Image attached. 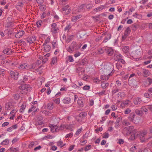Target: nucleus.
I'll return each mask as SVG.
<instances>
[{"label": "nucleus", "mask_w": 152, "mask_h": 152, "mask_svg": "<svg viewBox=\"0 0 152 152\" xmlns=\"http://www.w3.org/2000/svg\"><path fill=\"white\" fill-rule=\"evenodd\" d=\"M91 147V145H88L84 148V150L85 151H87L90 149Z\"/></svg>", "instance_id": "nucleus-49"}, {"label": "nucleus", "mask_w": 152, "mask_h": 152, "mask_svg": "<svg viewBox=\"0 0 152 152\" xmlns=\"http://www.w3.org/2000/svg\"><path fill=\"white\" fill-rule=\"evenodd\" d=\"M139 27V24L136 23L132 24V30L134 31H136Z\"/></svg>", "instance_id": "nucleus-29"}, {"label": "nucleus", "mask_w": 152, "mask_h": 152, "mask_svg": "<svg viewBox=\"0 0 152 152\" xmlns=\"http://www.w3.org/2000/svg\"><path fill=\"white\" fill-rule=\"evenodd\" d=\"M86 4H82L79 5L77 9V11L79 12H84L86 11Z\"/></svg>", "instance_id": "nucleus-6"}, {"label": "nucleus", "mask_w": 152, "mask_h": 152, "mask_svg": "<svg viewBox=\"0 0 152 152\" xmlns=\"http://www.w3.org/2000/svg\"><path fill=\"white\" fill-rule=\"evenodd\" d=\"M46 6L44 5H42L39 7V9L42 11H44L46 9Z\"/></svg>", "instance_id": "nucleus-56"}, {"label": "nucleus", "mask_w": 152, "mask_h": 152, "mask_svg": "<svg viewBox=\"0 0 152 152\" xmlns=\"http://www.w3.org/2000/svg\"><path fill=\"white\" fill-rule=\"evenodd\" d=\"M122 124L123 125L125 126H127L130 124V123L127 120L124 119L123 121Z\"/></svg>", "instance_id": "nucleus-31"}, {"label": "nucleus", "mask_w": 152, "mask_h": 152, "mask_svg": "<svg viewBox=\"0 0 152 152\" xmlns=\"http://www.w3.org/2000/svg\"><path fill=\"white\" fill-rule=\"evenodd\" d=\"M52 44L53 48H55L57 47L58 44H57V42L56 40H53Z\"/></svg>", "instance_id": "nucleus-41"}, {"label": "nucleus", "mask_w": 152, "mask_h": 152, "mask_svg": "<svg viewBox=\"0 0 152 152\" xmlns=\"http://www.w3.org/2000/svg\"><path fill=\"white\" fill-rule=\"evenodd\" d=\"M10 75L12 78L16 80L18 77L19 74L17 72H15L13 71H11L10 72Z\"/></svg>", "instance_id": "nucleus-14"}, {"label": "nucleus", "mask_w": 152, "mask_h": 152, "mask_svg": "<svg viewBox=\"0 0 152 152\" xmlns=\"http://www.w3.org/2000/svg\"><path fill=\"white\" fill-rule=\"evenodd\" d=\"M93 81L96 84L99 83L100 82V80H99L98 78H95L93 79Z\"/></svg>", "instance_id": "nucleus-59"}, {"label": "nucleus", "mask_w": 152, "mask_h": 152, "mask_svg": "<svg viewBox=\"0 0 152 152\" xmlns=\"http://www.w3.org/2000/svg\"><path fill=\"white\" fill-rule=\"evenodd\" d=\"M60 99L59 98L54 99V102L57 104H59L60 103Z\"/></svg>", "instance_id": "nucleus-63"}, {"label": "nucleus", "mask_w": 152, "mask_h": 152, "mask_svg": "<svg viewBox=\"0 0 152 152\" xmlns=\"http://www.w3.org/2000/svg\"><path fill=\"white\" fill-rule=\"evenodd\" d=\"M74 48L73 47L70 46L67 49V51L69 53H72L74 51Z\"/></svg>", "instance_id": "nucleus-43"}, {"label": "nucleus", "mask_w": 152, "mask_h": 152, "mask_svg": "<svg viewBox=\"0 0 152 152\" xmlns=\"http://www.w3.org/2000/svg\"><path fill=\"white\" fill-rule=\"evenodd\" d=\"M14 105L11 102H8L6 104L5 109L7 110H10L14 107Z\"/></svg>", "instance_id": "nucleus-19"}, {"label": "nucleus", "mask_w": 152, "mask_h": 152, "mask_svg": "<svg viewBox=\"0 0 152 152\" xmlns=\"http://www.w3.org/2000/svg\"><path fill=\"white\" fill-rule=\"evenodd\" d=\"M24 4L23 3L21 2H19L17 4V5L16 6V8H17L18 10L20 11L21 9V8H22Z\"/></svg>", "instance_id": "nucleus-23"}, {"label": "nucleus", "mask_w": 152, "mask_h": 152, "mask_svg": "<svg viewBox=\"0 0 152 152\" xmlns=\"http://www.w3.org/2000/svg\"><path fill=\"white\" fill-rule=\"evenodd\" d=\"M122 50L124 53L128 56L130 54L129 53V47L128 46H125L123 47L122 48Z\"/></svg>", "instance_id": "nucleus-13"}, {"label": "nucleus", "mask_w": 152, "mask_h": 152, "mask_svg": "<svg viewBox=\"0 0 152 152\" xmlns=\"http://www.w3.org/2000/svg\"><path fill=\"white\" fill-rule=\"evenodd\" d=\"M11 152H18V148H11L10 149Z\"/></svg>", "instance_id": "nucleus-38"}, {"label": "nucleus", "mask_w": 152, "mask_h": 152, "mask_svg": "<svg viewBox=\"0 0 152 152\" xmlns=\"http://www.w3.org/2000/svg\"><path fill=\"white\" fill-rule=\"evenodd\" d=\"M57 62V58L56 57L53 58L51 59V64L53 65L55 64Z\"/></svg>", "instance_id": "nucleus-48"}, {"label": "nucleus", "mask_w": 152, "mask_h": 152, "mask_svg": "<svg viewBox=\"0 0 152 152\" xmlns=\"http://www.w3.org/2000/svg\"><path fill=\"white\" fill-rule=\"evenodd\" d=\"M131 110L129 108H127L124 111V114H129L131 112Z\"/></svg>", "instance_id": "nucleus-64"}, {"label": "nucleus", "mask_w": 152, "mask_h": 152, "mask_svg": "<svg viewBox=\"0 0 152 152\" xmlns=\"http://www.w3.org/2000/svg\"><path fill=\"white\" fill-rule=\"evenodd\" d=\"M106 53L109 56H112L114 53V50L111 48H107L105 49Z\"/></svg>", "instance_id": "nucleus-12"}, {"label": "nucleus", "mask_w": 152, "mask_h": 152, "mask_svg": "<svg viewBox=\"0 0 152 152\" xmlns=\"http://www.w3.org/2000/svg\"><path fill=\"white\" fill-rule=\"evenodd\" d=\"M134 130V127L133 126H127L123 129L122 130V133L124 135L127 136L133 132Z\"/></svg>", "instance_id": "nucleus-3"}, {"label": "nucleus", "mask_w": 152, "mask_h": 152, "mask_svg": "<svg viewBox=\"0 0 152 152\" xmlns=\"http://www.w3.org/2000/svg\"><path fill=\"white\" fill-rule=\"evenodd\" d=\"M49 127H50L51 131L52 132H58L59 131V126H57L56 125L53 124H50Z\"/></svg>", "instance_id": "nucleus-8"}, {"label": "nucleus", "mask_w": 152, "mask_h": 152, "mask_svg": "<svg viewBox=\"0 0 152 152\" xmlns=\"http://www.w3.org/2000/svg\"><path fill=\"white\" fill-rule=\"evenodd\" d=\"M35 66L36 65L34 63H32L29 65H28V70L34 69Z\"/></svg>", "instance_id": "nucleus-37"}, {"label": "nucleus", "mask_w": 152, "mask_h": 152, "mask_svg": "<svg viewBox=\"0 0 152 152\" xmlns=\"http://www.w3.org/2000/svg\"><path fill=\"white\" fill-rule=\"evenodd\" d=\"M109 84L108 83H106L104 82H102L101 86L102 88H105Z\"/></svg>", "instance_id": "nucleus-40"}, {"label": "nucleus", "mask_w": 152, "mask_h": 152, "mask_svg": "<svg viewBox=\"0 0 152 152\" xmlns=\"http://www.w3.org/2000/svg\"><path fill=\"white\" fill-rule=\"evenodd\" d=\"M122 117H120L118 118L116 120V121L115 123V127L116 128H117L119 124V122L122 120Z\"/></svg>", "instance_id": "nucleus-28"}, {"label": "nucleus", "mask_w": 152, "mask_h": 152, "mask_svg": "<svg viewBox=\"0 0 152 152\" xmlns=\"http://www.w3.org/2000/svg\"><path fill=\"white\" fill-rule=\"evenodd\" d=\"M142 101L141 99L139 97L135 98L133 99L134 103L135 105L140 104L142 102Z\"/></svg>", "instance_id": "nucleus-18"}, {"label": "nucleus", "mask_w": 152, "mask_h": 152, "mask_svg": "<svg viewBox=\"0 0 152 152\" xmlns=\"http://www.w3.org/2000/svg\"><path fill=\"white\" fill-rule=\"evenodd\" d=\"M130 29L129 27H127L125 31L124 35L122 36L123 39V40L125 39L130 34Z\"/></svg>", "instance_id": "nucleus-11"}, {"label": "nucleus", "mask_w": 152, "mask_h": 152, "mask_svg": "<svg viewBox=\"0 0 152 152\" xmlns=\"http://www.w3.org/2000/svg\"><path fill=\"white\" fill-rule=\"evenodd\" d=\"M141 111L142 113L143 112H144L145 114H147L148 113V108H147L146 106L142 107L141 108Z\"/></svg>", "instance_id": "nucleus-27"}, {"label": "nucleus", "mask_w": 152, "mask_h": 152, "mask_svg": "<svg viewBox=\"0 0 152 152\" xmlns=\"http://www.w3.org/2000/svg\"><path fill=\"white\" fill-rule=\"evenodd\" d=\"M36 106H31V107L30 108L28 111V113H30L32 111L34 110V109L36 108Z\"/></svg>", "instance_id": "nucleus-61"}, {"label": "nucleus", "mask_w": 152, "mask_h": 152, "mask_svg": "<svg viewBox=\"0 0 152 152\" xmlns=\"http://www.w3.org/2000/svg\"><path fill=\"white\" fill-rule=\"evenodd\" d=\"M114 72V70H113L111 72H110L109 74H108V75H101L100 79L103 80H107L109 79V76H111Z\"/></svg>", "instance_id": "nucleus-10"}, {"label": "nucleus", "mask_w": 152, "mask_h": 152, "mask_svg": "<svg viewBox=\"0 0 152 152\" xmlns=\"http://www.w3.org/2000/svg\"><path fill=\"white\" fill-rule=\"evenodd\" d=\"M93 7V5L91 4H87L86 5V8L87 9H90L92 8Z\"/></svg>", "instance_id": "nucleus-50"}, {"label": "nucleus", "mask_w": 152, "mask_h": 152, "mask_svg": "<svg viewBox=\"0 0 152 152\" xmlns=\"http://www.w3.org/2000/svg\"><path fill=\"white\" fill-rule=\"evenodd\" d=\"M85 101V100L83 97H79L77 102V103L79 106L81 107H83L84 106Z\"/></svg>", "instance_id": "nucleus-9"}, {"label": "nucleus", "mask_w": 152, "mask_h": 152, "mask_svg": "<svg viewBox=\"0 0 152 152\" xmlns=\"http://www.w3.org/2000/svg\"><path fill=\"white\" fill-rule=\"evenodd\" d=\"M36 40V37L35 36H32L27 38L26 39V41L30 44L33 43Z\"/></svg>", "instance_id": "nucleus-17"}, {"label": "nucleus", "mask_w": 152, "mask_h": 152, "mask_svg": "<svg viewBox=\"0 0 152 152\" xmlns=\"http://www.w3.org/2000/svg\"><path fill=\"white\" fill-rule=\"evenodd\" d=\"M123 102L126 106H128L131 103V101L129 100H126V101H123Z\"/></svg>", "instance_id": "nucleus-45"}, {"label": "nucleus", "mask_w": 152, "mask_h": 152, "mask_svg": "<svg viewBox=\"0 0 152 152\" xmlns=\"http://www.w3.org/2000/svg\"><path fill=\"white\" fill-rule=\"evenodd\" d=\"M18 68L20 70L25 69L28 70V64L26 63L21 64L19 66Z\"/></svg>", "instance_id": "nucleus-16"}, {"label": "nucleus", "mask_w": 152, "mask_h": 152, "mask_svg": "<svg viewBox=\"0 0 152 152\" xmlns=\"http://www.w3.org/2000/svg\"><path fill=\"white\" fill-rule=\"evenodd\" d=\"M137 76L136 74L135 73H132L130 75L128 80V83L130 86H133L135 85L137 82Z\"/></svg>", "instance_id": "nucleus-2"}, {"label": "nucleus", "mask_w": 152, "mask_h": 152, "mask_svg": "<svg viewBox=\"0 0 152 152\" xmlns=\"http://www.w3.org/2000/svg\"><path fill=\"white\" fill-rule=\"evenodd\" d=\"M111 37V35L110 33L107 34L106 36L104 38L102 42H106Z\"/></svg>", "instance_id": "nucleus-26"}, {"label": "nucleus", "mask_w": 152, "mask_h": 152, "mask_svg": "<svg viewBox=\"0 0 152 152\" xmlns=\"http://www.w3.org/2000/svg\"><path fill=\"white\" fill-rule=\"evenodd\" d=\"M45 45V46L44 47L45 51L46 52H49L50 50L51 49L50 46L49 45Z\"/></svg>", "instance_id": "nucleus-32"}, {"label": "nucleus", "mask_w": 152, "mask_h": 152, "mask_svg": "<svg viewBox=\"0 0 152 152\" xmlns=\"http://www.w3.org/2000/svg\"><path fill=\"white\" fill-rule=\"evenodd\" d=\"M13 25V23L12 22H8L7 23V26L8 27H12Z\"/></svg>", "instance_id": "nucleus-57"}, {"label": "nucleus", "mask_w": 152, "mask_h": 152, "mask_svg": "<svg viewBox=\"0 0 152 152\" xmlns=\"http://www.w3.org/2000/svg\"><path fill=\"white\" fill-rule=\"evenodd\" d=\"M142 72L143 74V76L145 77H147L151 74L149 71L147 69H143Z\"/></svg>", "instance_id": "nucleus-25"}, {"label": "nucleus", "mask_w": 152, "mask_h": 152, "mask_svg": "<svg viewBox=\"0 0 152 152\" xmlns=\"http://www.w3.org/2000/svg\"><path fill=\"white\" fill-rule=\"evenodd\" d=\"M3 53L7 55L10 54L12 52V50L8 48H4L3 51Z\"/></svg>", "instance_id": "nucleus-24"}, {"label": "nucleus", "mask_w": 152, "mask_h": 152, "mask_svg": "<svg viewBox=\"0 0 152 152\" xmlns=\"http://www.w3.org/2000/svg\"><path fill=\"white\" fill-rule=\"evenodd\" d=\"M141 53L139 50H137L134 51H133L130 54L132 57L134 59L138 58L141 56Z\"/></svg>", "instance_id": "nucleus-4"}, {"label": "nucleus", "mask_w": 152, "mask_h": 152, "mask_svg": "<svg viewBox=\"0 0 152 152\" xmlns=\"http://www.w3.org/2000/svg\"><path fill=\"white\" fill-rule=\"evenodd\" d=\"M75 37V36L73 35H68L66 42L69 43L70 41H72Z\"/></svg>", "instance_id": "nucleus-30"}, {"label": "nucleus", "mask_w": 152, "mask_h": 152, "mask_svg": "<svg viewBox=\"0 0 152 152\" xmlns=\"http://www.w3.org/2000/svg\"><path fill=\"white\" fill-rule=\"evenodd\" d=\"M147 134V132L146 131H142L140 134L139 135L141 141L142 142L145 141L147 139L145 138V136Z\"/></svg>", "instance_id": "nucleus-7"}, {"label": "nucleus", "mask_w": 152, "mask_h": 152, "mask_svg": "<svg viewBox=\"0 0 152 152\" xmlns=\"http://www.w3.org/2000/svg\"><path fill=\"white\" fill-rule=\"evenodd\" d=\"M136 134V133L132 135L130 137V139L131 140H134V139H135L137 137L136 136V135L138 136L139 135V134L138 133L137 134Z\"/></svg>", "instance_id": "nucleus-47"}, {"label": "nucleus", "mask_w": 152, "mask_h": 152, "mask_svg": "<svg viewBox=\"0 0 152 152\" xmlns=\"http://www.w3.org/2000/svg\"><path fill=\"white\" fill-rule=\"evenodd\" d=\"M13 96L14 99L15 100H18L20 98V96L18 94H14L13 95Z\"/></svg>", "instance_id": "nucleus-58"}, {"label": "nucleus", "mask_w": 152, "mask_h": 152, "mask_svg": "<svg viewBox=\"0 0 152 152\" xmlns=\"http://www.w3.org/2000/svg\"><path fill=\"white\" fill-rule=\"evenodd\" d=\"M65 145V144H63V142L61 140L57 142V145L58 146H60L61 148H62Z\"/></svg>", "instance_id": "nucleus-33"}, {"label": "nucleus", "mask_w": 152, "mask_h": 152, "mask_svg": "<svg viewBox=\"0 0 152 152\" xmlns=\"http://www.w3.org/2000/svg\"><path fill=\"white\" fill-rule=\"evenodd\" d=\"M146 81L147 83H148V84L149 85H150L152 83V79L149 77L147 78Z\"/></svg>", "instance_id": "nucleus-55"}, {"label": "nucleus", "mask_w": 152, "mask_h": 152, "mask_svg": "<svg viewBox=\"0 0 152 152\" xmlns=\"http://www.w3.org/2000/svg\"><path fill=\"white\" fill-rule=\"evenodd\" d=\"M59 29L57 27L53 29H51V32L52 34H56L58 33Z\"/></svg>", "instance_id": "nucleus-36"}, {"label": "nucleus", "mask_w": 152, "mask_h": 152, "mask_svg": "<svg viewBox=\"0 0 152 152\" xmlns=\"http://www.w3.org/2000/svg\"><path fill=\"white\" fill-rule=\"evenodd\" d=\"M9 139H7L3 140L1 143V144L2 145H7L9 144Z\"/></svg>", "instance_id": "nucleus-39"}, {"label": "nucleus", "mask_w": 152, "mask_h": 152, "mask_svg": "<svg viewBox=\"0 0 152 152\" xmlns=\"http://www.w3.org/2000/svg\"><path fill=\"white\" fill-rule=\"evenodd\" d=\"M47 108L50 110L52 109L53 108V104L51 103L48 104Z\"/></svg>", "instance_id": "nucleus-52"}, {"label": "nucleus", "mask_w": 152, "mask_h": 152, "mask_svg": "<svg viewBox=\"0 0 152 152\" xmlns=\"http://www.w3.org/2000/svg\"><path fill=\"white\" fill-rule=\"evenodd\" d=\"M144 96L145 97L150 99L152 95L151 94L147 93L144 94Z\"/></svg>", "instance_id": "nucleus-44"}, {"label": "nucleus", "mask_w": 152, "mask_h": 152, "mask_svg": "<svg viewBox=\"0 0 152 152\" xmlns=\"http://www.w3.org/2000/svg\"><path fill=\"white\" fill-rule=\"evenodd\" d=\"M71 98L68 97H66L64 98L62 100L63 103L65 104H69L71 102Z\"/></svg>", "instance_id": "nucleus-21"}, {"label": "nucleus", "mask_w": 152, "mask_h": 152, "mask_svg": "<svg viewBox=\"0 0 152 152\" xmlns=\"http://www.w3.org/2000/svg\"><path fill=\"white\" fill-rule=\"evenodd\" d=\"M135 117V115L134 113H131L128 117V119L131 122L135 123V121H134V118Z\"/></svg>", "instance_id": "nucleus-15"}, {"label": "nucleus", "mask_w": 152, "mask_h": 152, "mask_svg": "<svg viewBox=\"0 0 152 152\" xmlns=\"http://www.w3.org/2000/svg\"><path fill=\"white\" fill-rule=\"evenodd\" d=\"M82 129L81 128L79 129H78L76 132L75 134V137L77 136L79 134H80L82 131Z\"/></svg>", "instance_id": "nucleus-51"}, {"label": "nucleus", "mask_w": 152, "mask_h": 152, "mask_svg": "<svg viewBox=\"0 0 152 152\" xmlns=\"http://www.w3.org/2000/svg\"><path fill=\"white\" fill-rule=\"evenodd\" d=\"M116 56V57L115 58V59L116 61L118 60V61L120 60V59L123 58V56L121 54H119L118 55L115 54L114 56Z\"/></svg>", "instance_id": "nucleus-35"}, {"label": "nucleus", "mask_w": 152, "mask_h": 152, "mask_svg": "<svg viewBox=\"0 0 152 152\" xmlns=\"http://www.w3.org/2000/svg\"><path fill=\"white\" fill-rule=\"evenodd\" d=\"M25 34L24 31L23 30L19 31L15 35V37L17 38H19L21 37Z\"/></svg>", "instance_id": "nucleus-22"}, {"label": "nucleus", "mask_w": 152, "mask_h": 152, "mask_svg": "<svg viewBox=\"0 0 152 152\" xmlns=\"http://www.w3.org/2000/svg\"><path fill=\"white\" fill-rule=\"evenodd\" d=\"M87 115V113L85 112H83L80 113L78 118H76L77 121L79 123H80L83 121V119Z\"/></svg>", "instance_id": "nucleus-5"}, {"label": "nucleus", "mask_w": 152, "mask_h": 152, "mask_svg": "<svg viewBox=\"0 0 152 152\" xmlns=\"http://www.w3.org/2000/svg\"><path fill=\"white\" fill-rule=\"evenodd\" d=\"M135 113L137 115L140 116H142V113L141 112V110H140L139 109H137L135 110Z\"/></svg>", "instance_id": "nucleus-42"}, {"label": "nucleus", "mask_w": 152, "mask_h": 152, "mask_svg": "<svg viewBox=\"0 0 152 152\" xmlns=\"http://www.w3.org/2000/svg\"><path fill=\"white\" fill-rule=\"evenodd\" d=\"M66 126L65 124H62L61 125L60 127H59V129L61 130H63L65 128L66 129Z\"/></svg>", "instance_id": "nucleus-62"}, {"label": "nucleus", "mask_w": 152, "mask_h": 152, "mask_svg": "<svg viewBox=\"0 0 152 152\" xmlns=\"http://www.w3.org/2000/svg\"><path fill=\"white\" fill-rule=\"evenodd\" d=\"M50 38L49 37H48L45 40L44 42V43L43 46H44L46 45L47 43H49L50 42Z\"/></svg>", "instance_id": "nucleus-53"}, {"label": "nucleus", "mask_w": 152, "mask_h": 152, "mask_svg": "<svg viewBox=\"0 0 152 152\" xmlns=\"http://www.w3.org/2000/svg\"><path fill=\"white\" fill-rule=\"evenodd\" d=\"M82 17V15L81 14L77 15L76 16H73L72 17L71 21L73 22H75L81 18Z\"/></svg>", "instance_id": "nucleus-20"}, {"label": "nucleus", "mask_w": 152, "mask_h": 152, "mask_svg": "<svg viewBox=\"0 0 152 152\" xmlns=\"http://www.w3.org/2000/svg\"><path fill=\"white\" fill-rule=\"evenodd\" d=\"M118 97L124 98L125 96V94L124 92H120L118 93Z\"/></svg>", "instance_id": "nucleus-34"}, {"label": "nucleus", "mask_w": 152, "mask_h": 152, "mask_svg": "<svg viewBox=\"0 0 152 152\" xmlns=\"http://www.w3.org/2000/svg\"><path fill=\"white\" fill-rule=\"evenodd\" d=\"M109 134L107 132H105L102 135V138H107L109 137Z\"/></svg>", "instance_id": "nucleus-54"}, {"label": "nucleus", "mask_w": 152, "mask_h": 152, "mask_svg": "<svg viewBox=\"0 0 152 152\" xmlns=\"http://www.w3.org/2000/svg\"><path fill=\"white\" fill-rule=\"evenodd\" d=\"M38 27H40L42 24V20H39L36 23Z\"/></svg>", "instance_id": "nucleus-60"}, {"label": "nucleus", "mask_w": 152, "mask_h": 152, "mask_svg": "<svg viewBox=\"0 0 152 152\" xmlns=\"http://www.w3.org/2000/svg\"><path fill=\"white\" fill-rule=\"evenodd\" d=\"M26 107V105H24V104H22L21 107V108L19 110L20 112L21 113H23V111L25 109Z\"/></svg>", "instance_id": "nucleus-46"}, {"label": "nucleus", "mask_w": 152, "mask_h": 152, "mask_svg": "<svg viewBox=\"0 0 152 152\" xmlns=\"http://www.w3.org/2000/svg\"><path fill=\"white\" fill-rule=\"evenodd\" d=\"M19 88L21 91L20 94H26L29 92L31 90L30 86L26 84L21 85L19 86Z\"/></svg>", "instance_id": "nucleus-1"}]
</instances>
